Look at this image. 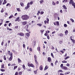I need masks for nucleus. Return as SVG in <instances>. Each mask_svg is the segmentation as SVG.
<instances>
[{
    "mask_svg": "<svg viewBox=\"0 0 75 75\" xmlns=\"http://www.w3.org/2000/svg\"><path fill=\"white\" fill-rule=\"evenodd\" d=\"M58 35L59 36H60V37H63V36L64 35H63V34L62 33H59L58 34Z\"/></svg>",
    "mask_w": 75,
    "mask_h": 75,
    "instance_id": "nucleus-9",
    "label": "nucleus"
},
{
    "mask_svg": "<svg viewBox=\"0 0 75 75\" xmlns=\"http://www.w3.org/2000/svg\"><path fill=\"white\" fill-rule=\"evenodd\" d=\"M34 59L35 61V62L36 64H38V62H37V56L35 55L34 56Z\"/></svg>",
    "mask_w": 75,
    "mask_h": 75,
    "instance_id": "nucleus-3",
    "label": "nucleus"
},
{
    "mask_svg": "<svg viewBox=\"0 0 75 75\" xmlns=\"http://www.w3.org/2000/svg\"><path fill=\"white\" fill-rule=\"evenodd\" d=\"M62 7L65 10H67V7H66V6H65V5L63 6Z\"/></svg>",
    "mask_w": 75,
    "mask_h": 75,
    "instance_id": "nucleus-13",
    "label": "nucleus"
},
{
    "mask_svg": "<svg viewBox=\"0 0 75 75\" xmlns=\"http://www.w3.org/2000/svg\"><path fill=\"white\" fill-rule=\"evenodd\" d=\"M18 72L16 71V72L15 75H18Z\"/></svg>",
    "mask_w": 75,
    "mask_h": 75,
    "instance_id": "nucleus-42",
    "label": "nucleus"
},
{
    "mask_svg": "<svg viewBox=\"0 0 75 75\" xmlns=\"http://www.w3.org/2000/svg\"><path fill=\"white\" fill-rule=\"evenodd\" d=\"M47 38L48 40H50V36H49V35H47Z\"/></svg>",
    "mask_w": 75,
    "mask_h": 75,
    "instance_id": "nucleus-48",
    "label": "nucleus"
},
{
    "mask_svg": "<svg viewBox=\"0 0 75 75\" xmlns=\"http://www.w3.org/2000/svg\"><path fill=\"white\" fill-rule=\"evenodd\" d=\"M37 25H38L39 27H41L42 25V24L41 23H38L37 24Z\"/></svg>",
    "mask_w": 75,
    "mask_h": 75,
    "instance_id": "nucleus-27",
    "label": "nucleus"
},
{
    "mask_svg": "<svg viewBox=\"0 0 75 75\" xmlns=\"http://www.w3.org/2000/svg\"><path fill=\"white\" fill-rule=\"evenodd\" d=\"M64 27H67V25L65 24H64Z\"/></svg>",
    "mask_w": 75,
    "mask_h": 75,
    "instance_id": "nucleus-58",
    "label": "nucleus"
},
{
    "mask_svg": "<svg viewBox=\"0 0 75 75\" xmlns=\"http://www.w3.org/2000/svg\"><path fill=\"white\" fill-rule=\"evenodd\" d=\"M40 13V11H38V13H37V15H39V14Z\"/></svg>",
    "mask_w": 75,
    "mask_h": 75,
    "instance_id": "nucleus-59",
    "label": "nucleus"
},
{
    "mask_svg": "<svg viewBox=\"0 0 75 75\" xmlns=\"http://www.w3.org/2000/svg\"><path fill=\"white\" fill-rule=\"evenodd\" d=\"M15 65H16V64H13L11 66L12 67H14V66H15Z\"/></svg>",
    "mask_w": 75,
    "mask_h": 75,
    "instance_id": "nucleus-60",
    "label": "nucleus"
},
{
    "mask_svg": "<svg viewBox=\"0 0 75 75\" xmlns=\"http://www.w3.org/2000/svg\"><path fill=\"white\" fill-rule=\"evenodd\" d=\"M44 2V1L43 0H41L40 1V4H41L43 2Z\"/></svg>",
    "mask_w": 75,
    "mask_h": 75,
    "instance_id": "nucleus-35",
    "label": "nucleus"
},
{
    "mask_svg": "<svg viewBox=\"0 0 75 75\" xmlns=\"http://www.w3.org/2000/svg\"><path fill=\"white\" fill-rule=\"evenodd\" d=\"M27 6L28 7H30V3H28L27 4Z\"/></svg>",
    "mask_w": 75,
    "mask_h": 75,
    "instance_id": "nucleus-38",
    "label": "nucleus"
},
{
    "mask_svg": "<svg viewBox=\"0 0 75 75\" xmlns=\"http://www.w3.org/2000/svg\"><path fill=\"white\" fill-rule=\"evenodd\" d=\"M4 64H3L1 65V68H4Z\"/></svg>",
    "mask_w": 75,
    "mask_h": 75,
    "instance_id": "nucleus-31",
    "label": "nucleus"
},
{
    "mask_svg": "<svg viewBox=\"0 0 75 75\" xmlns=\"http://www.w3.org/2000/svg\"><path fill=\"white\" fill-rule=\"evenodd\" d=\"M69 56H67L66 57V58H64V59L65 60H66V59H68V58H69Z\"/></svg>",
    "mask_w": 75,
    "mask_h": 75,
    "instance_id": "nucleus-28",
    "label": "nucleus"
},
{
    "mask_svg": "<svg viewBox=\"0 0 75 75\" xmlns=\"http://www.w3.org/2000/svg\"><path fill=\"white\" fill-rule=\"evenodd\" d=\"M72 41V42H73V44H74L75 43V40H74V39H73L72 38H71L70 39Z\"/></svg>",
    "mask_w": 75,
    "mask_h": 75,
    "instance_id": "nucleus-14",
    "label": "nucleus"
},
{
    "mask_svg": "<svg viewBox=\"0 0 75 75\" xmlns=\"http://www.w3.org/2000/svg\"><path fill=\"white\" fill-rule=\"evenodd\" d=\"M2 2H3V0H2L0 1V5H1Z\"/></svg>",
    "mask_w": 75,
    "mask_h": 75,
    "instance_id": "nucleus-50",
    "label": "nucleus"
},
{
    "mask_svg": "<svg viewBox=\"0 0 75 75\" xmlns=\"http://www.w3.org/2000/svg\"><path fill=\"white\" fill-rule=\"evenodd\" d=\"M72 6H74V8H75V3H74V2H73L72 4Z\"/></svg>",
    "mask_w": 75,
    "mask_h": 75,
    "instance_id": "nucleus-16",
    "label": "nucleus"
},
{
    "mask_svg": "<svg viewBox=\"0 0 75 75\" xmlns=\"http://www.w3.org/2000/svg\"><path fill=\"white\" fill-rule=\"evenodd\" d=\"M35 42H34L32 43V45H35Z\"/></svg>",
    "mask_w": 75,
    "mask_h": 75,
    "instance_id": "nucleus-54",
    "label": "nucleus"
},
{
    "mask_svg": "<svg viewBox=\"0 0 75 75\" xmlns=\"http://www.w3.org/2000/svg\"><path fill=\"white\" fill-rule=\"evenodd\" d=\"M40 69V71H42L43 69V67H42V66L40 65V67L39 68Z\"/></svg>",
    "mask_w": 75,
    "mask_h": 75,
    "instance_id": "nucleus-8",
    "label": "nucleus"
},
{
    "mask_svg": "<svg viewBox=\"0 0 75 75\" xmlns=\"http://www.w3.org/2000/svg\"><path fill=\"white\" fill-rule=\"evenodd\" d=\"M68 31L67 30H66L65 32V35H67V34H68Z\"/></svg>",
    "mask_w": 75,
    "mask_h": 75,
    "instance_id": "nucleus-24",
    "label": "nucleus"
},
{
    "mask_svg": "<svg viewBox=\"0 0 75 75\" xmlns=\"http://www.w3.org/2000/svg\"><path fill=\"white\" fill-rule=\"evenodd\" d=\"M45 31L44 30H40L41 33L42 34H43V32Z\"/></svg>",
    "mask_w": 75,
    "mask_h": 75,
    "instance_id": "nucleus-21",
    "label": "nucleus"
},
{
    "mask_svg": "<svg viewBox=\"0 0 75 75\" xmlns=\"http://www.w3.org/2000/svg\"><path fill=\"white\" fill-rule=\"evenodd\" d=\"M47 60H48V62H50L51 61V58L50 57H48V58Z\"/></svg>",
    "mask_w": 75,
    "mask_h": 75,
    "instance_id": "nucleus-7",
    "label": "nucleus"
},
{
    "mask_svg": "<svg viewBox=\"0 0 75 75\" xmlns=\"http://www.w3.org/2000/svg\"><path fill=\"white\" fill-rule=\"evenodd\" d=\"M22 74H23V71H19V75H22Z\"/></svg>",
    "mask_w": 75,
    "mask_h": 75,
    "instance_id": "nucleus-30",
    "label": "nucleus"
},
{
    "mask_svg": "<svg viewBox=\"0 0 75 75\" xmlns=\"http://www.w3.org/2000/svg\"><path fill=\"white\" fill-rule=\"evenodd\" d=\"M20 19V17H18L15 20V21H17Z\"/></svg>",
    "mask_w": 75,
    "mask_h": 75,
    "instance_id": "nucleus-12",
    "label": "nucleus"
},
{
    "mask_svg": "<svg viewBox=\"0 0 75 75\" xmlns=\"http://www.w3.org/2000/svg\"><path fill=\"white\" fill-rule=\"evenodd\" d=\"M71 21H72V22L73 23L74 22V20H73L72 18H71L70 19Z\"/></svg>",
    "mask_w": 75,
    "mask_h": 75,
    "instance_id": "nucleus-41",
    "label": "nucleus"
},
{
    "mask_svg": "<svg viewBox=\"0 0 75 75\" xmlns=\"http://www.w3.org/2000/svg\"><path fill=\"white\" fill-rule=\"evenodd\" d=\"M28 71H31V68H29V69H28L27 70Z\"/></svg>",
    "mask_w": 75,
    "mask_h": 75,
    "instance_id": "nucleus-45",
    "label": "nucleus"
},
{
    "mask_svg": "<svg viewBox=\"0 0 75 75\" xmlns=\"http://www.w3.org/2000/svg\"><path fill=\"white\" fill-rule=\"evenodd\" d=\"M53 24H54V25H57V23H56V22L53 23Z\"/></svg>",
    "mask_w": 75,
    "mask_h": 75,
    "instance_id": "nucleus-63",
    "label": "nucleus"
},
{
    "mask_svg": "<svg viewBox=\"0 0 75 75\" xmlns=\"http://www.w3.org/2000/svg\"><path fill=\"white\" fill-rule=\"evenodd\" d=\"M13 57V53H11V57Z\"/></svg>",
    "mask_w": 75,
    "mask_h": 75,
    "instance_id": "nucleus-61",
    "label": "nucleus"
},
{
    "mask_svg": "<svg viewBox=\"0 0 75 75\" xmlns=\"http://www.w3.org/2000/svg\"><path fill=\"white\" fill-rule=\"evenodd\" d=\"M4 60H6V56L5 55H4Z\"/></svg>",
    "mask_w": 75,
    "mask_h": 75,
    "instance_id": "nucleus-47",
    "label": "nucleus"
},
{
    "mask_svg": "<svg viewBox=\"0 0 75 75\" xmlns=\"http://www.w3.org/2000/svg\"><path fill=\"white\" fill-rule=\"evenodd\" d=\"M7 30H9V31H12V29L7 28Z\"/></svg>",
    "mask_w": 75,
    "mask_h": 75,
    "instance_id": "nucleus-34",
    "label": "nucleus"
},
{
    "mask_svg": "<svg viewBox=\"0 0 75 75\" xmlns=\"http://www.w3.org/2000/svg\"><path fill=\"white\" fill-rule=\"evenodd\" d=\"M62 69L64 70H67L68 69V67L66 66H63L62 68Z\"/></svg>",
    "mask_w": 75,
    "mask_h": 75,
    "instance_id": "nucleus-5",
    "label": "nucleus"
},
{
    "mask_svg": "<svg viewBox=\"0 0 75 75\" xmlns=\"http://www.w3.org/2000/svg\"><path fill=\"white\" fill-rule=\"evenodd\" d=\"M62 42H63L62 41H60L59 42V43L60 44H62Z\"/></svg>",
    "mask_w": 75,
    "mask_h": 75,
    "instance_id": "nucleus-55",
    "label": "nucleus"
},
{
    "mask_svg": "<svg viewBox=\"0 0 75 75\" xmlns=\"http://www.w3.org/2000/svg\"><path fill=\"white\" fill-rule=\"evenodd\" d=\"M28 67H32L33 68H34L35 67V66H34V65L33 64L31 63L30 64L29 63H28Z\"/></svg>",
    "mask_w": 75,
    "mask_h": 75,
    "instance_id": "nucleus-2",
    "label": "nucleus"
},
{
    "mask_svg": "<svg viewBox=\"0 0 75 75\" xmlns=\"http://www.w3.org/2000/svg\"><path fill=\"white\" fill-rule=\"evenodd\" d=\"M31 23L32 24H33V23H35V21H32L31 22Z\"/></svg>",
    "mask_w": 75,
    "mask_h": 75,
    "instance_id": "nucleus-52",
    "label": "nucleus"
},
{
    "mask_svg": "<svg viewBox=\"0 0 75 75\" xmlns=\"http://www.w3.org/2000/svg\"><path fill=\"white\" fill-rule=\"evenodd\" d=\"M51 56L53 57V58H54V55H53V53H51Z\"/></svg>",
    "mask_w": 75,
    "mask_h": 75,
    "instance_id": "nucleus-37",
    "label": "nucleus"
},
{
    "mask_svg": "<svg viewBox=\"0 0 75 75\" xmlns=\"http://www.w3.org/2000/svg\"><path fill=\"white\" fill-rule=\"evenodd\" d=\"M60 67L61 68H62H62H63V64H61V65H60Z\"/></svg>",
    "mask_w": 75,
    "mask_h": 75,
    "instance_id": "nucleus-49",
    "label": "nucleus"
},
{
    "mask_svg": "<svg viewBox=\"0 0 75 75\" xmlns=\"http://www.w3.org/2000/svg\"><path fill=\"white\" fill-rule=\"evenodd\" d=\"M26 35L28 37L30 36V34L28 33H27L26 34Z\"/></svg>",
    "mask_w": 75,
    "mask_h": 75,
    "instance_id": "nucleus-20",
    "label": "nucleus"
},
{
    "mask_svg": "<svg viewBox=\"0 0 75 75\" xmlns=\"http://www.w3.org/2000/svg\"><path fill=\"white\" fill-rule=\"evenodd\" d=\"M23 48H25V44H23Z\"/></svg>",
    "mask_w": 75,
    "mask_h": 75,
    "instance_id": "nucleus-62",
    "label": "nucleus"
},
{
    "mask_svg": "<svg viewBox=\"0 0 75 75\" xmlns=\"http://www.w3.org/2000/svg\"><path fill=\"white\" fill-rule=\"evenodd\" d=\"M0 70L1 71H2V72L5 71V70L4 69H0Z\"/></svg>",
    "mask_w": 75,
    "mask_h": 75,
    "instance_id": "nucleus-33",
    "label": "nucleus"
},
{
    "mask_svg": "<svg viewBox=\"0 0 75 75\" xmlns=\"http://www.w3.org/2000/svg\"><path fill=\"white\" fill-rule=\"evenodd\" d=\"M4 12V9L3 8H2V10L1 11V13H3Z\"/></svg>",
    "mask_w": 75,
    "mask_h": 75,
    "instance_id": "nucleus-40",
    "label": "nucleus"
},
{
    "mask_svg": "<svg viewBox=\"0 0 75 75\" xmlns=\"http://www.w3.org/2000/svg\"><path fill=\"white\" fill-rule=\"evenodd\" d=\"M48 66H46L44 69V71H45L46 70H47V69H48Z\"/></svg>",
    "mask_w": 75,
    "mask_h": 75,
    "instance_id": "nucleus-17",
    "label": "nucleus"
},
{
    "mask_svg": "<svg viewBox=\"0 0 75 75\" xmlns=\"http://www.w3.org/2000/svg\"><path fill=\"white\" fill-rule=\"evenodd\" d=\"M33 2L32 1H30V5H32V4H33Z\"/></svg>",
    "mask_w": 75,
    "mask_h": 75,
    "instance_id": "nucleus-53",
    "label": "nucleus"
},
{
    "mask_svg": "<svg viewBox=\"0 0 75 75\" xmlns=\"http://www.w3.org/2000/svg\"><path fill=\"white\" fill-rule=\"evenodd\" d=\"M23 69H25V65H24V64L23 65Z\"/></svg>",
    "mask_w": 75,
    "mask_h": 75,
    "instance_id": "nucleus-44",
    "label": "nucleus"
},
{
    "mask_svg": "<svg viewBox=\"0 0 75 75\" xmlns=\"http://www.w3.org/2000/svg\"><path fill=\"white\" fill-rule=\"evenodd\" d=\"M44 11H41L40 12V14H41V15L43 14H44Z\"/></svg>",
    "mask_w": 75,
    "mask_h": 75,
    "instance_id": "nucleus-46",
    "label": "nucleus"
},
{
    "mask_svg": "<svg viewBox=\"0 0 75 75\" xmlns=\"http://www.w3.org/2000/svg\"><path fill=\"white\" fill-rule=\"evenodd\" d=\"M20 4L22 7L24 6V4L23 2H21L20 3Z\"/></svg>",
    "mask_w": 75,
    "mask_h": 75,
    "instance_id": "nucleus-15",
    "label": "nucleus"
},
{
    "mask_svg": "<svg viewBox=\"0 0 75 75\" xmlns=\"http://www.w3.org/2000/svg\"><path fill=\"white\" fill-rule=\"evenodd\" d=\"M56 25H57V26H58V25H59V21H57L56 22Z\"/></svg>",
    "mask_w": 75,
    "mask_h": 75,
    "instance_id": "nucleus-23",
    "label": "nucleus"
},
{
    "mask_svg": "<svg viewBox=\"0 0 75 75\" xmlns=\"http://www.w3.org/2000/svg\"><path fill=\"white\" fill-rule=\"evenodd\" d=\"M12 59H13V57H10L9 58V61H11V60H12Z\"/></svg>",
    "mask_w": 75,
    "mask_h": 75,
    "instance_id": "nucleus-22",
    "label": "nucleus"
},
{
    "mask_svg": "<svg viewBox=\"0 0 75 75\" xmlns=\"http://www.w3.org/2000/svg\"><path fill=\"white\" fill-rule=\"evenodd\" d=\"M60 52H61L62 54H64V52L62 50H60Z\"/></svg>",
    "mask_w": 75,
    "mask_h": 75,
    "instance_id": "nucleus-64",
    "label": "nucleus"
},
{
    "mask_svg": "<svg viewBox=\"0 0 75 75\" xmlns=\"http://www.w3.org/2000/svg\"><path fill=\"white\" fill-rule=\"evenodd\" d=\"M16 10L18 11H21V10H20V8H17Z\"/></svg>",
    "mask_w": 75,
    "mask_h": 75,
    "instance_id": "nucleus-32",
    "label": "nucleus"
},
{
    "mask_svg": "<svg viewBox=\"0 0 75 75\" xmlns=\"http://www.w3.org/2000/svg\"><path fill=\"white\" fill-rule=\"evenodd\" d=\"M23 20H27L29 19V17L27 15H23L21 16Z\"/></svg>",
    "mask_w": 75,
    "mask_h": 75,
    "instance_id": "nucleus-1",
    "label": "nucleus"
},
{
    "mask_svg": "<svg viewBox=\"0 0 75 75\" xmlns=\"http://www.w3.org/2000/svg\"><path fill=\"white\" fill-rule=\"evenodd\" d=\"M27 21H24L22 23V24H23V25H26V24H27Z\"/></svg>",
    "mask_w": 75,
    "mask_h": 75,
    "instance_id": "nucleus-10",
    "label": "nucleus"
},
{
    "mask_svg": "<svg viewBox=\"0 0 75 75\" xmlns=\"http://www.w3.org/2000/svg\"><path fill=\"white\" fill-rule=\"evenodd\" d=\"M18 62L19 63H20V62H21V59H20L19 58H18Z\"/></svg>",
    "mask_w": 75,
    "mask_h": 75,
    "instance_id": "nucleus-26",
    "label": "nucleus"
},
{
    "mask_svg": "<svg viewBox=\"0 0 75 75\" xmlns=\"http://www.w3.org/2000/svg\"><path fill=\"white\" fill-rule=\"evenodd\" d=\"M62 63H67V62L66 60H64L62 61Z\"/></svg>",
    "mask_w": 75,
    "mask_h": 75,
    "instance_id": "nucleus-19",
    "label": "nucleus"
},
{
    "mask_svg": "<svg viewBox=\"0 0 75 75\" xmlns=\"http://www.w3.org/2000/svg\"><path fill=\"white\" fill-rule=\"evenodd\" d=\"M58 61H57V60L55 62V65H57V64H58Z\"/></svg>",
    "mask_w": 75,
    "mask_h": 75,
    "instance_id": "nucleus-36",
    "label": "nucleus"
},
{
    "mask_svg": "<svg viewBox=\"0 0 75 75\" xmlns=\"http://www.w3.org/2000/svg\"><path fill=\"white\" fill-rule=\"evenodd\" d=\"M29 50L31 52H32L33 51V50L31 48L29 49Z\"/></svg>",
    "mask_w": 75,
    "mask_h": 75,
    "instance_id": "nucleus-57",
    "label": "nucleus"
},
{
    "mask_svg": "<svg viewBox=\"0 0 75 75\" xmlns=\"http://www.w3.org/2000/svg\"><path fill=\"white\" fill-rule=\"evenodd\" d=\"M28 26H29L28 25H26L25 26V29H28Z\"/></svg>",
    "mask_w": 75,
    "mask_h": 75,
    "instance_id": "nucleus-11",
    "label": "nucleus"
},
{
    "mask_svg": "<svg viewBox=\"0 0 75 75\" xmlns=\"http://www.w3.org/2000/svg\"><path fill=\"white\" fill-rule=\"evenodd\" d=\"M67 67H69L70 66V65L69 64V63H67L66 64Z\"/></svg>",
    "mask_w": 75,
    "mask_h": 75,
    "instance_id": "nucleus-43",
    "label": "nucleus"
},
{
    "mask_svg": "<svg viewBox=\"0 0 75 75\" xmlns=\"http://www.w3.org/2000/svg\"><path fill=\"white\" fill-rule=\"evenodd\" d=\"M74 2V1H73V0H70L69 4H72Z\"/></svg>",
    "mask_w": 75,
    "mask_h": 75,
    "instance_id": "nucleus-6",
    "label": "nucleus"
},
{
    "mask_svg": "<svg viewBox=\"0 0 75 75\" xmlns=\"http://www.w3.org/2000/svg\"><path fill=\"white\" fill-rule=\"evenodd\" d=\"M6 3H7V1H6V0H4V2L2 4L3 5L5 4Z\"/></svg>",
    "mask_w": 75,
    "mask_h": 75,
    "instance_id": "nucleus-18",
    "label": "nucleus"
},
{
    "mask_svg": "<svg viewBox=\"0 0 75 75\" xmlns=\"http://www.w3.org/2000/svg\"><path fill=\"white\" fill-rule=\"evenodd\" d=\"M37 50L38 51H40V47H39L37 48Z\"/></svg>",
    "mask_w": 75,
    "mask_h": 75,
    "instance_id": "nucleus-25",
    "label": "nucleus"
},
{
    "mask_svg": "<svg viewBox=\"0 0 75 75\" xmlns=\"http://www.w3.org/2000/svg\"><path fill=\"white\" fill-rule=\"evenodd\" d=\"M17 35H19L20 36H23L24 35V33H23L21 32L20 33H18L17 34Z\"/></svg>",
    "mask_w": 75,
    "mask_h": 75,
    "instance_id": "nucleus-4",
    "label": "nucleus"
},
{
    "mask_svg": "<svg viewBox=\"0 0 75 75\" xmlns=\"http://www.w3.org/2000/svg\"><path fill=\"white\" fill-rule=\"evenodd\" d=\"M52 5H54V6H55V3H54V2L53 1L52 3Z\"/></svg>",
    "mask_w": 75,
    "mask_h": 75,
    "instance_id": "nucleus-51",
    "label": "nucleus"
},
{
    "mask_svg": "<svg viewBox=\"0 0 75 75\" xmlns=\"http://www.w3.org/2000/svg\"><path fill=\"white\" fill-rule=\"evenodd\" d=\"M18 27V26H16L15 27V28L16 29H17Z\"/></svg>",
    "mask_w": 75,
    "mask_h": 75,
    "instance_id": "nucleus-56",
    "label": "nucleus"
},
{
    "mask_svg": "<svg viewBox=\"0 0 75 75\" xmlns=\"http://www.w3.org/2000/svg\"><path fill=\"white\" fill-rule=\"evenodd\" d=\"M13 17V15H12L10 16L9 18V19H10V18H12V17Z\"/></svg>",
    "mask_w": 75,
    "mask_h": 75,
    "instance_id": "nucleus-39",
    "label": "nucleus"
},
{
    "mask_svg": "<svg viewBox=\"0 0 75 75\" xmlns=\"http://www.w3.org/2000/svg\"><path fill=\"white\" fill-rule=\"evenodd\" d=\"M17 66H15L14 67V69H13V70H15V69H16L17 68Z\"/></svg>",
    "mask_w": 75,
    "mask_h": 75,
    "instance_id": "nucleus-29",
    "label": "nucleus"
}]
</instances>
